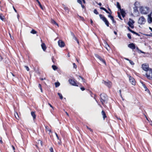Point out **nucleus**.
Segmentation results:
<instances>
[{
    "instance_id": "nucleus-1",
    "label": "nucleus",
    "mask_w": 152,
    "mask_h": 152,
    "mask_svg": "<svg viewBox=\"0 0 152 152\" xmlns=\"http://www.w3.org/2000/svg\"><path fill=\"white\" fill-rule=\"evenodd\" d=\"M100 101L102 104L104 105L105 103H107L108 100L107 95L105 94H101L100 95Z\"/></svg>"
},
{
    "instance_id": "nucleus-2",
    "label": "nucleus",
    "mask_w": 152,
    "mask_h": 152,
    "mask_svg": "<svg viewBox=\"0 0 152 152\" xmlns=\"http://www.w3.org/2000/svg\"><path fill=\"white\" fill-rule=\"evenodd\" d=\"M140 11L142 14H147L149 12V8L148 7H142L140 8Z\"/></svg>"
},
{
    "instance_id": "nucleus-3",
    "label": "nucleus",
    "mask_w": 152,
    "mask_h": 152,
    "mask_svg": "<svg viewBox=\"0 0 152 152\" xmlns=\"http://www.w3.org/2000/svg\"><path fill=\"white\" fill-rule=\"evenodd\" d=\"M147 78L150 80H152V70L149 69L146 74Z\"/></svg>"
},
{
    "instance_id": "nucleus-4",
    "label": "nucleus",
    "mask_w": 152,
    "mask_h": 152,
    "mask_svg": "<svg viewBox=\"0 0 152 152\" xmlns=\"http://www.w3.org/2000/svg\"><path fill=\"white\" fill-rule=\"evenodd\" d=\"M146 22V20L142 16L140 17L138 20V23L140 24H144Z\"/></svg>"
},
{
    "instance_id": "nucleus-5",
    "label": "nucleus",
    "mask_w": 152,
    "mask_h": 152,
    "mask_svg": "<svg viewBox=\"0 0 152 152\" xmlns=\"http://www.w3.org/2000/svg\"><path fill=\"white\" fill-rule=\"evenodd\" d=\"M129 77V80L130 82L133 85H135L136 83L135 79L132 77L130 76H128Z\"/></svg>"
},
{
    "instance_id": "nucleus-6",
    "label": "nucleus",
    "mask_w": 152,
    "mask_h": 152,
    "mask_svg": "<svg viewBox=\"0 0 152 152\" xmlns=\"http://www.w3.org/2000/svg\"><path fill=\"white\" fill-rule=\"evenodd\" d=\"M147 21L149 23H151L152 22V12L148 15Z\"/></svg>"
},
{
    "instance_id": "nucleus-7",
    "label": "nucleus",
    "mask_w": 152,
    "mask_h": 152,
    "mask_svg": "<svg viewBox=\"0 0 152 152\" xmlns=\"http://www.w3.org/2000/svg\"><path fill=\"white\" fill-rule=\"evenodd\" d=\"M134 23V21L130 19L129 20L128 23V24L129 26L132 28H134V26L133 25V24Z\"/></svg>"
},
{
    "instance_id": "nucleus-8",
    "label": "nucleus",
    "mask_w": 152,
    "mask_h": 152,
    "mask_svg": "<svg viewBox=\"0 0 152 152\" xmlns=\"http://www.w3.org/2000/svg\"><path fill=\"white\" fill-rule=\"evenodd\" d=\"M69 83L72 85L75 86H78V85H77L75 81L74 80H69Z\"/></svg>"
},
{
    "instance_id": "nucleus-9",
    "label": "nucleus",
    "mask_w": 152,
    "mask_h": 152,
    "mask_svg": "<svg viewBox=\"0 0 152 152\" xmlns=\"http://www.w3.org/2000/svg\"><path fill=\"white\" fill-rule=\"evenodd\" d=\"M102 83L104 84L106 86L108 87H110L111 86V83L109 81H107V82L103 80Z\"/></svg>"
},
{
    "instance_id": "nucleus-10",
    "label": "nucleus",
    "mask_w": 152,
    "mask_h": 152,
    "mask_svg": "<svg viewBox=\"0 0 152 152\" xmlns=\"http://www.w3.org/2000/svg\"><path fill=\"white\" fill-rule=\"evenodd\" d=\"M142 67L143 69L147 72L148 71L149 69H151L148 67V65L145 64H143L142 65Z\"/></svg>"
},
{
    "instance_id": "nucleus-11",
    "label": "nucleus",
    "mask_w": 152,
    "mask_h": 152,
    "mask_svg": "<svg viewBox=\"0 0 152 152\" xmlns=\"http://www.w3.org/2000/svg\"><path fill=\"white\" fill-rule=\"evenodd\" d=\"M95 56L99 60L101 61L103 63L106 65V62L100 56L97 54L95 55Z\"/></svg>"
},
{
    "instance_id": "nucleus-12",
    "label": "nucleus",
    "mask_w": 152,
    "mask_h": 152,
    "mask_svg": "<svg viewBox=\"0 0 152 152\" xmlns=\"http://www.w3.org/2000/svg\"><path fill=\"white\" fill-rule=\"evenodd\" d=\"M95 56L99 60L101 61L103 63L106 65V62L100 56L97 54L95 55Z\"/></svg>"
},
{
    "instance_id": "nucleus-13",
    "label": "nucleus",
    "mask_w": 152,
    "mask_h": 152,
    "mask_svg": "<svg viewBox=\"0 0 152 152\" xmlns=\"http://www.w3.org/2000/svg\"><path fill=\"white\" fill-rule=\"evenodd\" d=\"M95 56L99 60L101 61L103 63L106 65V62L100 56L97 54L95 55Z\"/></svg>"
},
{
    "instance_id": "nucleus-14",
    "label": "nucleus",
    "mask_w": 152,
    "mask_h": 152,
    "mask_svg": "<svg viewBox=\"0 0 152 152\" xmlns=\"http://www.w3.org/2000/svg\"><path fill=\"white\" fill-rule=\"evenodd\" d=\"M58 44L59 46L61 48L65 46L64 42L61 40H59L58 41Z\"/></svg>"
},
{
    "instance_id": "nucleus-15",
    "label": "nucleus",
    "mask_w": 152,
    "mask_h": 152,
    "mask_svg": "<svg viewBox=\"0 0 152 152\" xmlns=\"http://www.w3.org/2000/svg\"><path fill=\"white\" fill-rule=\"evenodd\" d=\"M128 47L132 49H134L135 48V46L134 44L133 43L129 44Z\"/></svg>"
},
{
    "instance_id": "nucleus-16",
    "label": "nucleus",
    "mask_w": 152,
    "mask_h": 152,
    "mask_svg": "<svg viewBox=\"0 0 152 152\" xmlns=\"http://www.w3.org/2000/svg\"><path fill=\"white\" fill-rule=\"evenodd\" d=\"M120 12L122 16L124 17L125 16V13L123 9H121Z\"/></svg>"
},
{
    "instance_id": "nucleus-17",
    "label": "nucleus",
    "mask_w": 152,
    "mask_h": 152,
    "mask_svg": "<svg viewBox=\"0 0 152 152\" xmlns=\"http://www.w3.org/2000/svg\"><path fill=\"white\" fill-rule=\"evenodd\" d=\"M104 20H103V21L105 23V24L106 25V26L108 27L109 26V23L108 21L107 20L106 18H104Z\"/></svg>"
},
{
    "instance_id": "nucleus-18",
    "label": "nucleus",
    "mask_w": 152,
    "mask_h": 152,
    "mask_svg": "<svg viewBox=\"0 0 152 152\" xmlns=\"http://www.w3.org/2000/svg\"><path fill=\"white\" fill-rule=\"evenodd\" d=\"M41 46L43 50L45 51L46 49V47L45 44L44 43H42L41 45Z\"/></svg>"
},
{
    "instance_id": "nucleus-19",
    "label": "nucleus",
    "mask_w": 152,
    "mask_h": 152,
    "mask_svg": "<svg viewBox=\"0 0 152 152\" xmlns=\"http://www.w3.org/2000/svg\"><path fill=\"white\" fill-rule=\"evenodd\" d=\"M102 114L103 115V117L104 118V119L106 117V115L104 111L103 110H102Z\"/></svg>"
},
{
    "instance_id": "nucleus-20",
    "label": "nucleus",
    "mask_w": 152,
    "mask_h": 152,
    "mask_svg": "<svg viewBox=\"0 0 152 152\" xmlns=\"http://www.w3.org/2000/svg\"><path fill=\"white\" fill-rule=\"evenodd\" d=\"M0 19L2 21L4 20V16L2 14H0Z\"/></svg>"
},
{
    "instance_id": "nucleus-21",
    "label": "nucleus",
    "mask_w": 152,
    "mask_h": 152,
    "mask_svg": "<svg viewBox=\"0 0 152 152\" xmlns=\"http://www.w3.org/2000/svg\"><path fill=\"white\" fill-rule=\"evenodd\" d=\"M31 115L33 117L34 119H35L36 118V115L35 114L34 112H33V111L31 112Z\"/></svg>"
},
{
    "instance_id": "nucleus-22",
    "label": "nucleus",
    "mask_w": 152,
    "mask_h": 152,
    "mask_svg": "<svg viewBox=\"0 0 152 152\" xmlns=\"http://www.w3.org/2000/svg\"><path fill=\"white\" fill-rule=\"evenodd\" d=\"M100 9L104 10L107 13L110 14V13L104 8L103 7H101Z\"/></svg>"
},
{
    "instance_id": "nucleus-23",
    "label": "nucleus",
    "mask_w": 152,
    "mask_h": 152,
    "mask_svg": "<svg viewBox=\"0 0 152 152\" xmlns=\"http://www.w3.org/2000/svg\"><path fill=\"white\" fill-rule=\"evenodd\" d=\"M105 47L107 50H109V48H110L109 45L106 43H105Z\"/></svg>"
},
{
    "instance_id": "nucleus-24",
    "label": "nucleus",
    "mask_w": 152,
    "mask_h": 152,
    "mask_svg": "<svg viewBox=\"0 0 152 152\" xmlns=\"http://www.w3.org/2000/svg\"><path fill=\"white\" fill-rule=\"evenodd\" d=\"M36 0L38 2L39 5V6L41 8V9H42V10H43V7H42V6L41 4H40V2H39V1L38 0Z\"/></svg>"
},
{
    "instance_id": "nucleus-25",
    "label": "nucleus",
    "mask_w": 152,
    "mask_h": 152,
    "mask_svg": "<svg viewBox=\"0 0 152 152\" xmlns=\"http://www.w3.org/2000/svg\"><path fill=\"white\" fill-rule=\"evenodd\" d=\"M51 23H53V24H55V25H56L58 27V24L54 20H51Z\"/></svg>"
},
{
    "instance_id": "nucleus-26",
    "label": "nucleus",
    "mask_w": 152,
    "mask_h": 152,
    "mask_svg": "<svg viewBox=\"0 0 152 152\" xmlns=\"http://www.w3.org/2000/svg\"><path fill=\"white\" fill-rule=\"evenodd\" d=\"M99 17H100V19H102L103 21L104 20V18H105L104 16H103L102 14H100L99 15Z\"/></svg>"
},
{
    "instance_id": "nucleus-27",
    "label": "nucleus",
    "mask_w": 152,
    "mask_h": 152,
    "mask_svg": "<svg viewBox=\"0 0 152 152\" xmlns=\"http://www.w3.org/2000/svg\"><path fill=\"white\" fill-rule=\"evenodd\" d=\"M31 33L33 34H36L37 33V31L34 29H32L31 31Z\"/></svg>"
},
{
    "instance_id": "nucleus-28",
    "label": "nucleus",
    "mask_w": 152,
    "mask_h": 152,
    "mask_svg": "<svg viewBox=\"0 0 152 152\" xmlns=\"http://www.w3.org/2000/svg\"><path fill=\"white\" fill-rule=\"evenodd\" d=\"M52 68L54 70H56L57 69V68L56 67V66L54 65L52 66Z\"/></svg>"
},
{
    "instance_id": "nucleus-29",
    "label": "nucleus",
    "mask_w": 152,
    "mask_h": 152,
    "mask_svg": "<svg viewBox=\"0 0 152 152\" xmlns=\"http://www.w3.org/2000/svg\"><path fill=\"white\" fill-rule=\"evenodd\" d=\"M55 86L56 87H57L59 86L60 85V83L59 82H56L55 83Z\"/></svg>"
},
{
    "instance_id": "nucleus-30",
    "label": "nucleus",
    "mask_w": 152,
    "mask_h": 152,
    "mask_svg": "<svg viewBox=\"0 0 152 152\" xmlns=\"http://www.w3.org/2000/svg\"><path fill=\"white\" fill-rule=\"evenodd\" d=\"M117 6L118 9L120 10L121 9V6L119 4V3L118 2H117Z\"/></svg>"
},
{
    "instance_id": "nucleus-31",
    "label": "nucleus",
    "mask_w": 152,
    "mask_h": 152,
    "mask_svg": "<svg viewBox=\"0 0 152 152\" xmlns=\"http://www.w3.org/2000/svg\"><path fill=\"white\" fill-rule=\"evenodd\" d=\"M142 85L143 86V87L145 89V91H147V90H148V88H147L146 86H145V85L143 84V83H142Z\"/></svg>"
},
{
    "instance_id": "nucleus-32",
    "label": "nucleus",
    "mask_w": 152,
    "mask_h": 152,
    "mask_svg": "<svg viewBox=\"0 0 152 152\" xmlns=\"http://www.w3.org/2000/svg\"><path fill=\"white\" fill-rule=\"evenodd\" d=\"M58 94L59 96L60 99H62L63 98L62 95L60 93H58Z\"/></svg>"
},
{
    "instance_id": "nucleus-33",
    "label": "nucleus",
    "mask_w": 152,
    "mask_h": 152,
    "mask_svg": "<svg viewBox=\"0 0 152 152\" xmlns=\"http://www.w3.org/2000/svg\"><path fill=\"white\" fill-rule=\"evenodd\" d=\"M45 129L47 131H49L50 132H51V130L49 129L48 126L45 127Z\"/></svg>"
},
{
    "instance_id": "nucleus-34",
    "label": "nucleus",
    "mask_w": 152,
    "mask_h": 152,
    "mask_svg": "<svg viewBox=\"0 0 152 152\" xmlns=\"http://www.w3.org/2000/svg\"><path fill=\"white\" fill-rule=\"evenodd\" d=\"M15 115L16 118L17 119H18L19 118V116L18 114L16 113L15 114Z\"/></svg>"
},
{
    "instance_id": "nucleus-35",
    "label": "nucleus",
    "mask_w": 152,
    "mask_h": 152,
    "mask_svg": "<svg viewBox=\"0 0 152 152\" xmlns=\"http://www.w3.org/2000/svg\"><path fill=\"white\" fill-rule=\"evenodd\" d=\"M38 144H40L41 146H42V142L41 140H38Z\"/></svg>"
},
{
    "instance_id": "nucleus-36",
    "label": "nucleus",
    "mask_w": 152,
    "mask_h": 152,
    "mask_svg": "<svg viewBox=\"0 0 152 152\" xmlns=\"http://www.w3.org/2000/svg\"><path fill=\"white\" fill-rule=\"evenodd\" d=\"M94 13L96 15H98L99 14L98 12H97V10L96 9H94Z\"/></svg>"
},
{
    "instance_id": "nucleus-37",
    "label": "nucleus",
    "mask_w": 152,
    "mask_h": 152,
    "mask_svg": "<svg viewBox=\"0 0 152 152\" xmlns=\"http://www.w3.org/2000/svg\"><path fill=\"white\" fill-rule=\"evenodd\" d=\"M108 17L110 18L111 20H113V19L114 18L110 14L108 15Z\"/></svg>"
},
{
    "instance_id": "nucleus-38",
    "label": "nucleus",
    "mask_w": 152,
    "mask_h": 152,
    "mask_svg": "<svg viewBox=\"0 0 152 152\" xmlns=\"http://www.w3.org/2000/svg\"><path fill=\"white\" fill-rule=\"evenodd\" d=\"M73 39H75L77 42L78 44H79V42L78 40L77 39V38H76V37L75 36L73 37Z\"/></svg>"
},
{
    "instance_id": "nucleus-39",
    "label": "nucleus",
    "mask_w": 152,
    "mask_h": 152,
    "mask_svg": "<svg viewBox=\"0 0 152 152\" xmlns=\"http://www.w3.org/2000/svg\"><path fill=\"white\" fill-rule=\"evenodd\" d=\"M130 64H131L132 65H134V62L132 61H131V60H129V61Z\"/></svg>"
},
{
    "instance_id": "nucleus-40",
    "label": "nucleus",
    "mask_w": 152,
    "mask_h": 152,
    "mask_svg": "<svg viewBox=\"0 0 152 152\" xmlns=\"http://www.w3.org/2000/svg\"><path fill=\"white\" fill-rule=\"evenodd\" d=\"M118 17L121 20H122V19L121 18V15L119 12H118Z\"/></svg>"
},
{
    "instance_id": "nucleus-41",
    "label": "nucleus",
    "mask_w": 152,
    "mask_h": 152,
    "mask_svg": "<svg viewBox=\"0 0 152 152\" xmlns=\"http://www.w3.org/2000/svg\"><path fill=\"white\" fill-rule=\"evenodd\" d=\"M73 68L75 69H76L77 68V66L75 63L73 64Z\"/></svg>"
},
{
    "instance_id": "nucleus-42",
    "label": "nucleus",
    "mask_w": 152,
    "mask_h": 152,
    "mask_svg": "<svg viewBox=\"0 0 152 152\" xmlns=\"http://www.w3.org/2000/svg\"><path fill=\"white\" fill-rule=\"evenodd\" d=\"M135 12H137V8L135 7L133 8Z\"/></svg>"
},
{
    "instance_id": "nucleus-43",
    "label": "nucleus",
    "mask_w": 152,
    "mask_h": 152,
    "mask_svg": "<svg viewBox=\"0 0 152 152\" xmlns=\"http://www.w3.org/2000/svg\"><path fill=\"white\" fill-rule=\"evenodd\" d=\"M127 36L129 39H131V37L130 34H127Z\"/></svg>"
},
{
    "instance_id": "nucleus-44",
    "label": "nucleus",
    "mask_w": 152,
    "mask_h": 152,
    "mask_svg": "<svg viewBox=\"0 0 152 152\" xmlns=\"http://www.w3.org/2000/svg\"><path fill=\"white\" fill-rule=\"evenodd\" d=\"M25 67L26 68V69L27 71H28L29 70V68H28V66H25Z\"/></svg>"
},
{
    "instance_id": "nucleus-45",
    "label": "nucleus",
    "mask_w": 152,
    "mask_h": 152,
    "mask_svg": "<svg viewBox=\"0 0 152 152\" xmlns=\"http://www.w3.org/2000/svg\"><path fill=\"white\" fill-rule=\"evenodd\" d=\"M79 78H80L81 79H82V80H83V82H85V79H84L83 78V77H81V76H79Z\"/></svg>"
},
{
    "instance_id": "nucleus-46",
    "label": "nucleus",
    "mask_w": 152,
    "mask_h": 152,
    "mask_svg": "<svg viewBox=\"0 0 152 152\" xmlns=\"http://www.w3.org/2000/svg\"><path fill=\"white\" fill-rule=\"evenodd\" d=\"M50 152H53V148L52 147H51L50 148Z\"/></svg>"
},
{
    "instance_id": "nucleus-47",
    "label": "nucleus",
    "mask_w": 152,
    "mask_h": 152,
    "mask_svg": "<svg viewBox=\"0 0 152 152\" xmlns=\"http://www.w3.org/2000/svg\"><path fill=\"white\" fill-rule=\"evenodd\" d=\"M77 2L80 4H82V1L81 0H77Z\"/></svg>"
},
{
    "instance_id": "nucleus-48",
    "label": "nucleus",
    "mask_w": 152,
    "mask_h": 152,
    "mask_svg": "<svg viewBox=\"0 0 152 152\" xmlns=\"http://www.w3.org/2000/svg\"><path fill=\"white\" fill-rule=\"evenodd\" d=\"M55 134H56V136L57 137V138L59 140V137H58L57 134L56 132H55Z\"/></svg>"
},
{
    "instance_id": "nucleus-49",
    "label": "nucleus",
    "mask_w": 152,
    "mask_h": 152,
    "mask_svg": "<svg viewBox=\"0 0 152 152\" xmlns=\"http://www.w3.org/2000/svg\"><path fill=\"white\" fill-rule=\"evenodd\" d=\"M71 35L72 36L73 38V37H74L75 36V35L72 32H71Z\"/></svg>"
},
{
    "instance_id": "nucleus-50",
    "label": "nucleus",
    "mask_w": 152,
    "mask_h": 152,
    "mask_svg": "<svg viewBox=\"0 0 152 152\" xmlns=\"http://www.w3.org/2000/svg\"><path fill=\"white\" fill-rule=\"evenodd\" d=\"M0 142L1 143H3L2 141V138L1 137H0Z\"/></svg>"
},
{
    "instance_id": "nucleus-51",
    "label": "nucleus",
    "mask_w": 152,
    "mask_h": 152,
    "mask_svg": "<svg viewBox=\"0 0 152 152\" xmlns=\"http://www.w3.org/2000/svg\"><path fill=\"white\" fill-rule=\"evenodd\" d=\"M119 93H120V96H121V97L122 98V95L121 94V91L120 90H119Z\"/></svg>"
},
{
    "instance_id": "nucleus-52",
    "label": "nucleus",
    "mask_w": 152,
    "mask_h": 152,
    "mask_svg": "<svg viewBox=\"0 0 152 152\" xmlns=\"http://www.w3.org/2000/svg\"><path fill=\"white\" fill-rule=\"evenodd\" d=\"M64 9L66 10H67L68 11H69V9H68V8L67 7H65V8H64Z\"/></svg>"
},
{
    "instance_id": "nucleus-53",
    "label": "nucleus",
    "mask_w": 152,
    "mask_h": 152,
    "mask_svg": "<svg viewBox=\"0 0 152 152\" xmlns=\"http://www.w3.org/2000/svg\"><path fill=\"white\" fill-rule=\"evenodd\" d=\"M9 34L10 35V37L11 38V39H14L13 37H11V34H10V33Z\"/></svg>"
},
{
    "instance_id": "nucleus-54",
    "label": "nucleus",
    "mask_w": 152,
    "mask_h": 152,
    "mask_svg": "<svg viewBox=\"0 0 152 152\" xmlns=\"http://www.w3.org/2000/svg\"><path fill=\"white\" fill-rule=\"evenodd\" d=\"M80 89L82 91H83L85 90V89L84 88H81Z\"/></svg>"
},
{
    "instance_id": "nucleus-55",
    "label": "nucleus",
    "mask_w": 152,
    "mask_h": 152,
    "mask_svg": "<svg viewBox=\"0 0 152 152\" xmlns=\"http://www.w3.org/2000/svg\"><path fill=\"white\" fill-rule=\"evenodd\" d=\"M124 58L126 60H127V61H129V60H130L129 59H128V58Z\"/></svg>"
},
{
    "instance_id": "nucleus-56",
    "label": "nucleus",
    "mask_w": 152,
    "mask_h": 152,
    "mask_svg": "<svg viewBox=\"0 0 152 152\" xmlns=\"http://www.w3.org/2000/svg\"><path fill=\"white\" fill-rule=\"evenodd\" d=\"M131 32L132 33H133L134 34L135 33V32L134 31H133L132 30H131Z\"/></svg>"
},
{
    "instance_id": "nucleus-57",
    "label": "nucleus",
    "mask_w": 152,
    "mask_h": 152,
    "mask_svg": "<svg viewBox=\"0 0 152 152\" xmlns=\"http://www.w3.org/2000/svg\"><path fill=\"white\" fill-rule=\"evenodd\" d=\"M112 21L113 23H115V21L114 20V18L113 19V20H111Z\"/></svg>"
},
{
    "instance_id": "nucleus-58",
    "label": "nucleus",
    "mask_w": 152,
    "mask_h": 152,
    "mask_svg": "<svg viewBox=\"0 0 152 152\" xmlns=\"http://www.w3.org/2000/svg\"><path fill=\"white\" fill-rule=\"evenodd\" d=\"M13 7L15 12H17V10L15 9L14 6Z\"/></svg>"
},
{
    "instance_id": "nucleus-59",
    "label": "nucleus",
    "mask_w": 152,
    "mask_h": 152,
    "mask_svg": "<svg viewBox=\"0 0 152 152\" xmlns=\"http://www.w3.org/2000/svg\"><path fill=\"white\" fill-rule=\"evenodd\" d=\"M38 86H39V88H42L41 87V85L40 84H39Z\"/></svg>"
},
{
    "instance_id": "nucleus-60",
    "label": "nucleus",
    "mask_w": 152,
    "mask_h": 152,
    "mask_svg": "<svg viewBox=\"0 0 152 152\" xmlns=\"http://www.w3.org/2000/svg\"><path fill=\"white\" fill-rule=\"evenodd\" d=\"M134 34H135L137 35V36H140L139 34L138 33H136V32H135V33Z\"/></svg>"
},
{
    "instance_id": "nucleus-61",
    "label": "nucleus",
    "mask_w": 152,
    "mask_h": 152,
    "mask_svg": "<svg viewBox=\"0 0 152 152\" xmlns=\"http://www.w3.org/2000/svg\"><path fill=\"white\" fill-rule=\"evenodd\" d=\"M10 74H11V75H12L13 76H15V75L14 74H13L12 73V72H10Z\"/></svg>"
},
{
    "instance_id": "nucleus-62",
    "label": "nucleus",
    "mask_w": 152,
    "mask_h": 152,
    "mask_svg": "<svg viewBox=\"0 0 152 152\" xmlns=\"http://www.w3.org/2000/svg\"><path fill=\"white\" fill-rule=\"evenodd\" d=\"M128 28V30H129L130 31V32H131V30H131V29L129 27H128V28Z\"/></svg>"
},
{
    "instance_id": "nucleus-63",
    "label": "nucleus",
    "mask_w": 152,
    "mask_h": 152,
    "mask_svg": "<svg viewBox=\"0 0 152 152\" xmlns=\"http://www.w3.org/2000/svg\"><path fill=\"white\" fill-rule=\"evenodd\" d=\"M48 104L50 105V106L52 108H53V106H52V105L50 104L49 103H48Z\"/></svg>"
},
{
    "instance_id": "nucleus-64",
    "label": "nucleus",
    "mask_w": 152,
    "mask_h": 152,
    "mask_svg": "<svg viewBox=\"0 0 152 152\" xmlns=\"http://www.w3.org/2000/svg\"><path fill=\"white\" fill-rule=\"evenodd\" d=\"M91 132H93V130L92 129H91V128H89V129H88Z\"/></svg>"
}]
</instances>
